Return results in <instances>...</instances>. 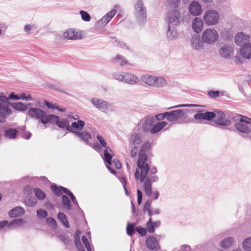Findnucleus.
I'll return each instance as SVG.
<instances>
[{"label": "nucleus", "mask_w": 251, "mask_h": 251, "mask_svg": "<svg viewBox=\"0 0 251 251\" xmlns=\"http://www.w3.org/2000/svg\"><path fill=\"white\" fill-rule=\"evenodd\" d=\"M200 105H199L198 104H183L177 105L173 106L172 107H170L169 109L173 108H177V107H198Z\"/></svg>", "instance_id": "680f3d73"}, {"label": "nucleus", "mask_w": 251, "mask_h": 251, "mask_svg": "<svg viewBox=\"0 0 251 251\" xmlns=\"http://www.w3.org/2000/svg\"><path fill=\"white\" fill-rule=\"evenodd\" d=\"M24 220L22 219H16L13 220L11 222L8 223L7 221L4 220L0 222V228L3 227L5 226L8 227H12L14 225H19L22 224Z\"/></svg>", "instance_id": "bb28decb"}, {"label": "nucleus", "mask_w": 251, "mask_h": 251, "mask_svg": "<svg viewBox=\"0 0 251 251\" xmlns=\"http://www.w3.org/2000/svg\"><path fill=\"white\" fill-rule=\"evenodd\" d=\"M147 248L151 250L157 251L160 249L158 242L153 236L148 238L146 242Z\"/></svg>", "instance_id": "f3484780"}, {"label": "nucleus", "mask_w": 251, "mask_h": 251, "mask_svg": "<svg viewBox=\"0 0 251 251\" xmlns=\"http://www.w3.org/2000/svg\"><path fill=\"white\" fill-rule=\"evenodd\" d=\"M167 123L165 121L155 123V119L153 116H149L144 117L140 120L139 126L145 132L155 134L163 128Z\"/></svg>", "instance_id": "f257e3e1"}, {"label": "nucleus", "mask_w": 251, "mask_h": 251, "mask_svg": "<svg viewBox=\"0 0 251 251\" xmlns=\"http://www.w3.org/2000/svg\"><path fill=\"white\" fill-rule=\"evenodd\" d=\"M134 14L138 22L144 24L147 19V9L142 0H138L134 5Z\"/></svg>", "instance_id": "39448f33"}, {"label": "nucleus", "mask_w": 251, "mask_h": 251, "mask_svg": "<svg viewBox=\"0 0 251 251\" xmlns=\"http://www.w3.org/2000/svg\"><path fill=\"white\" fill-rule=\"evenodd\" d=\"M24 220L22 219H16L13 220L11 222L8 223L7 221L4 220L0 222V228L3 227L5 226L8 227H12L14 225H19L22 224Z\"/></svg>", "instance_id": "cd10ccee"}, {"label": "nucleus", "mask_w": 251, "mask_h": 251, "mask_svg": "<svg viewBox=\"0 0 251 251\" xmlns=\"http://www.w3.org/2000/svg\"><path fill=\"white\" fill-rule=\"evenodd\" d=\"M97 138L102 147L105 148L107 147H106V145H107L106 142L100 135H98L97 136Z\"/></svg>", "instance_id": "e2e57ef3"}, {"label": "nucleus", "mask_w": 251, "mask_h": 251, "mask_svg": "<svg viewBox=\"0 0 251 251\" xmlns=\"http://www.w3.org/2000/svg\"><path fill=\"white\" fill-rule=\"evenodd\" d=\"M138 168L140 170V175L139 176V171L136 169L135 172V177L136 179H140L141 182H144V180L147 177V175L149 172L150 166L149 164L138 166Z\"/></svg>", "instance_id": "1a4fd4ad"}, {"label": "nucleus", "mask_w": 251, "mask_h": 251, "mask_svg": "<svg viewBox=\"0 0 251 251\" xmlns=\"http://www.w3.org/2000/svg\"><path fill=\"white\" fill-rule=\"evenodd\" d=\"M62 204L64 208L70 210L71 209L70 201L68 197L66 195H63L62 197Z\"/></svg>", "instance_id": "37998d69"}, {"label": "nucleus", "mask_w": 251, "mask_h": 251, "mask_svg": "<svg viewBox=\"0 0 251 251\" xmlns=\"http://www.w3.org/2000/svg\"><path fill=\"white\" fill-rule=\"evenodd\" d=\"M244 249L248 251H251V237L246 238L243 243Z\"/></svg>", "instance_id": "49530a36"}, {"label": "nucleus", "mask_w": 251, "mask_h": 251, "mask_svg": "<svg viewBox=\"0 0 251 251\" xmlns=\"http://www.w3.org/2000/svg\"><path fill=\"white\" fill-rule=\"evenodd\" d=\"M151 200H148V201H146L143 208V211L144 213H146V211H149L150 210H151Z\"/></svg>", "instance_id": "052dcab7"}, {"label": "nucleus", "mask_w": 251, "mask_h": 251, "mask_svg": "<svg viewBox=\"0 0 251 251\" xmlns=\"http://www.w3.org/2000/svg\"><path fill=\"white\" fill-rule=\"evenodd\" d=\"M220 15L216 10H207L203 15V20L207 25H215L218 23Z\"/></svg>", "instance_id": "0eeeda50"}, {"label": "nucleus", "mask_w": 251, "mask_h": 251, "mask_svg": "<svg viewBox=\"0 0 251 251\" xmlns=\"http://www.w3.org/2000/svg\"><path fill=\"white\" fill-rule=\"evenodd\" d=\"M9 98L6 97L4 93L0 92V107H7V103Z\"/></svg>", "instance_id": "58836bf2"}, {"label": "nucleus", "mask_w": 251, "mask_h": 251, "mask_svg": "<svg viewBox=\"0 0 251 251\" xmlns=\"http://www.w3.org/2000/svg\"><path fill=\"white\" fill-rule=\"evenodd\" d=\"M203 22L202 20L199 18H195L192 23V28L196 33L200 32L202 29Z\"/></svg>", "instance_id": "4be33fe9"}, {"label": "nucleus", "mask_w": 251, "mask_h": 251, "mask_svg": "<svg viewBox=\"0 0 251 251\" xmlns=\"http://www.w3.org/2000/svg\"><path fill=\"white\" fill-rule=\"evenodd\" d=\"M116 10L113 9L112 10L108 12L99 21V23L102 25L105 26L107 23L112 19L116 14Z\"/></svg>", "instance_id": "412c9836"}, {"label": "nucleus", "mask_w": 251, "mask_h": 251, "mask_svg": "<svg viewBox=\"0 0 251 251\" xmlns=\"http://www.w3.org/2000/svg\"><path fill=\"white\" fill-rule=\"evenodd\" d=\"M191 46L194 50H199L201 48L202 43L198 37H193L191 39Z\"/></svg>", "instance_id": "f704fd0d"}, {"label": "nucleus", "mask_w": 251, "mask_h": 251, "mask_svg": "<svg viewBox=\"0 0 251 251\" xmlns=\"http://www.w3.org/2000/svg\"><path fill=\"white\" fill-rule=\"evenodd\" d=\"M134 232V228L132 225L128 223L126 227V233L127 235L132 236Z\"/></svg>", "instance_id": "5fc2aeb1"}, {"label": "nucleus", "mask_w": 251, "mask_h": 251, "mask_svg": "<svg viewBox=\"0 0 251 251\" xmlns=\"http://www.w3.org/2000/svg\"><path fill=\"white\" fill-rule=\"evenodd\" d=\"M114 63L119 64L120 66H125L127 64V61L126 58L121 55L118 54L112 59Z\"/></svg>", "instance_id": "c85d7f7f"}, {"label": "nucleus", "mask_w": 251, "mask_h": 251, "mask_svg": "<svg viewBox=\"0 0 251 251\" xmlns=\"http://www.w3.org/2000/svg\"><path fill=\"white\" fill-rule=\"evenodd\" d=\"M25 202L28 206H34L37 202V200L35 198L28 197L25 200Z\"/></svg>", "instance_id": "a18cd8bd"}, {"label": "nucleus", "mask_w": 251, "mask_h": 251, "mask_svg": "<svg viewBox=\"0 0 251 251\" xmlns=\"http://www.w3.org/2000/svg\"><path fill=\"white\" fill-rule=\"evenodd\" d=\"M146 227L148 231L150 233H153L155 229L154 228V226L153 225V222L152 221L151 218H150L149 219L148 222L146 224Z\"/></svg>", "instance_id": "3c124183"}, {"label": "nucleus", "mask_w": 251, "mask_h": 251, "mask_svg": "<svg viewBox=\"0 0 251 251\" xmlns=\"http://www.w3.org/2000/svg\"><path fill=\"white\" fill-rule=\"evenodd\" d=\"M75 243L76 247L79 251H85L83 246L81 244L80 240H77L75 241Z\"/></svg>", "instance_id": "bf43d9fd"}, {"label": "nucleus", "mask_w": 251, "mask_h": 251, "mask_svg": "<svg viewBox=\"0 0 251 251\" xmlns=\"http://www.w3.org/2000/svg\"><path fill=\"white\" fill-rule=\"evenodd\" d=\"M168 114V112H166L163 113L159 114L156 115L155 120H157L158 121L162 120L165 118H166L167 120V116Z\"/></svg>", "instance_id": "13d9d810"}, {"label": "nucleus", "mask_w": 251, "mask_h": 251, "mask_svg": "<svg viewBox=\"0 0 251 251\" xmlns=\"http://www.w3.org/2000/svg\"><path fill=\"white\" fill-rule=\"evenodd\" d=\"M167 84L166 80L162 77H156L155 76L154 84L153 87H162Z\"/></svg>", "instance_id": "e433bc0d"}, {"label": "nucleus", "mask_w": 251, "mask_h": 251, "mask_svg": "<svg viewBox=\"0 0 251 251\" xmlns=\"http://www.w3.org/2000/svg\"><path fill=\"white\" fill-rule=\"evenodd\" d=\"M28 115L31 118L40 120V122L46 124L51 122V114L47 115L43 110L38 108H30L28 110Z\"/></svg>", "instance_id": "7ed1b4c3"}, {"label": "nucleus", "mask_w": 251, "mask_h": 251, "mask_svg": "<svg viewBox=\"0 0 251 251\" xmlns=\"http://www.w3.org/2000/svg\"><path fill=\"white\" fill-rule=\"evenodd\" d=\"M91 102L94 106L102 112H106L110 107V104L107 101L101 99L94 98L91 99Z\"/></svg>", "instance_id": "9d476101"}, {"label": "nucleus", "mask_w": 251, "mask_h": 251, "mask_svg": "<svg viewBox=\"0 0 251 251\" xmlns=\"http://www.w3.org/2000/svg\"><path fill=\"white\" fill-rule=\"evenodd\" d=\"M150 144L149 142H147L145 143H144L141 148V152H144L147 149H148L150 147Z\"/></svg>", "instance_id": "774afa93"}, {"label": "nucleus", "mask_w": 251, "mask_h": 251, "mask_svg": "<svg viewBox=\"0 0 251 251\" xmlns=\"http://www.w3.org/2000/svg\"><path fill=\"white\" fill-rule=\"evenodd\" d=\"M250 36L248 35L244 34L243 32H239L237 33L234 38L235 43L241 47L246 46L250 44Z\"/></svg>", "instance_id": "9b49d317"}, {"label": "nucleus", "mask_w": 251, "mask_h": 251, "mask_svg": "<svg viewBox=\"0 0 251 251\" xmlns=\"http://www.w3.org/2000/svg\"><path fill=\"white\" fill-rule=\"evenodd\" d=\"M251 126V119L246 117L240 118L239 121L235 125V128L239 131L249 133Z\"/></svg>", "instance_id": "6e6552de"}, {"label": "nucleus", "mask_w": 251, "mask_h": 251, "mask_svg": "<svg viewBox=\"0 0 251 251\" xmlns=\"http://www.w3.org/2000/svg\"><path fill=\"white\" fill-rule=\"evenodd\" d=\"M240 55L248 59L251 58V43L241 47L240 50Z\"/></svg>", "instance_id": "aec40b11"}, {"label": "nucleus", "mask_w": 251, "mask_h": 251, "mask_svg": "<svg viewBox=\"0 0 251 251\" xmlns=\"http://www.w3.org/2000/svg\"><path fill=\"white\" fill-rule=\"evenodd\" d=\"M138 81L139 79L136 75L131 73H124L123 82L131 85H134Z\"/></svg>", "instance_id": "6ab92c4d"}, {"label": "nucleus", "mask_w": 251, "mask_h": 251, "mask_svg": "<svg viewBox=\"0 0 251 251\" xmlns=\"http://www.w3.org/2000/svg\"><path fill=\"white\" fill-rule=\"evenodd\" d=\"M142 142V139L140 135L136 134L132 135L130 138V146L139 147Z\"/></svg>", "instance_id": "b1692460"}, {"label": "nucleus", "mask_w": 251, "mask_h": 251, "mask_svg": "<svg viewBox=\"0 0 251 251\" xmlns=\"http://www.w3.org/2000/svg\"><path fill=\"white\" fill-rule=\"evenodd\" d=\"M124 73V72H116L113 74L112 76L115 79L123 82Z\"/></svg>", "instance_id": "8fccbe9b"}, {"label": "nucleus", "mask_w": 251, "mask_h": 251, "mask_svg": "<svg viewBox=\"0 0 251 251\" xmlns=\"http://www.w3.org/2000/svg\"><path fill=\"white\" fill-rule=\"evenodd\" d=\"M25 213V210L22 207H16L9 211L8 214L10 217H19Z\"/></svg>", "instance_id": "393cba45"}, {"label": "nucleus", "mask_w": 251, "mask_h": 251, "mask_svg": "<svg viewBox=\"0 0 251 251\" xmlns=\"http://www.w3.org/2000/svg\"><path fill=\"white\" fill-rule=\"evenodd\" d=\"M180 4V0H168L167 7L169 10L179 9Z\"/></svg>", "instance_id": "2f4dec72"}, {"label": "nucleus", "mask_w": 251, "mask_h": 251, "mask_svg": "<svg viewBox=\"0 0 251 251\" xmlns=\"http://www.w3.org/2000/svg\"><path fill=\"white\" fill-rule=\"evenodd\" d=\"M51 188L56 195L60 196L61 194V189H60V186L58 187L55 185H52Z\"/></svg>", "instance_id": "4d7b16f0"}, {"label": "nucleus", "mask_w": 251, "mask_h": 251, "mask_svg": "<svg viewBox=\"0 0 251 251\" xmlns=\"http://www.w3.org/2000/svg\"><path fill=\"white\" fill-rule=\"evenodd\" d=\"M234 49L230 46L224 45L220 47L219 53L222 57L228 59L233 55Z\"/></svg>", "instance_id": "ddd939ff"}, {"label": "nucleus", "mask_w": 251, "mask_h": 251, "mask_svg": "<svg viewBox=\"0 0 251 251\" xmlns=\"http://www.w3.org/2000/svg\"><path fill=\"white\" fill-rule=\"evenodd\" d=\"M53 117H51V122L56 124V125L60 128H65L66 126L68 121L67 120H60L59 117L58 116L52 115Z\"/></svg>", "instance_id": "5701e85b"}, {"label": "nucleus", "mask_w": 251, "mask_h": 251, "mask_svg": "<svg viewBox=\"0 0 251 251\" xmlns=\"http://www.w3.org/2000/svg\"><path fill=\"white\" fill-rule=\"evenodd\" d=\"M214 117H215V114L213 112L207 111L202 113L200 112L199 110L198 112L194 116V119L197 120L199 123L203 120L211 121L214 118Z\"/></svg>", "instance_id": "f8f14e48"}, {"label": "nucleus", "mask_w": 251, "mask_h": 251, "mask_svg": "<svg viewBox=\"0 0 251 251\" xmlns=\"http://www.w3.org/2000/svg\"><path fill=\"white\" fill-rule=\"evenodd\" d=\"M37 214L38 218H46L48 213L46 210L40 209L37 210Z\"/></svg>", "instance_id": "864d4df0"}, {"label": "nucleus", "mask_w": 251, "mask_h": 251, "mask_svg": "<svg viewBox=\"0 0 251 251\" xmlns=\"http://www.w3.org/2000/svg\"><path fill=\"white\" fill-rule=\"evenodd\" d=\"M44 103H45V105L47 106L49 109H56L57 108H58V106L57 105H56L54 104L50 103L47 100L44 101Z\"/></svg>", "instance_id": "0e129e2a"}, {"label": "nucleus", "mask_w": 251, "mask_h": 251, "mask_svg": "<svg viewBox=\"0 0 251 251\" xmlns=\"http://www.w3.org/2000/svg\"><path fill=\"white\" fill-rule=\"evenodd\" d=\"M233 242L234 238L233 237L226 238L221 242V247L223 248H227L230 247Z\"/></svg>", "instance_id": "a19ab883"}, {"label": "nucleus", "mask_w": 251, "mask_h": 251, "mask_svg": "<svg viewBox=\"0 0 251 251\" xmlns=\"http://www.w3.org/2000/svg\"><path fill=\"white\" fill-rule=\"evenodd\" d=\"M11 113V110L8 107H0V123L5 121L6 116Z\"/></svg>", "instance_id": "473e14b6"}, {"label": "nucleus", "mask_w": 251, "mask_h": 251, "mask_svg": "<svg viewBox=\"0 0 251 251\" xmlns=\"http://www.w3.org/2000/svg\"><path fill=\"white\" fill-rule=\"evenodd\" d=\"M18 130L15 128H10L5 131L4 135L9 139H14L16 137Z\"/></svg>", "instance_id": "4c0bfd02"}, {"label": "nucleus", "mask_w": 251, "mask_h": 251, "mask_svg": "<svg viewBox=\"0 0 251 251\" xmlns=\"http://www.w3.org/2000/svg\"><path fill=\"white\" fill-rule=\"evenodd\" d=\"M46 222L51 228L55 229L57 228V224L56 221L52 217H48L46 219Z\"/></svg>", "instance_id": "09e8293b"}, {"label": "nucleus", "mask_w": 251, "mask_h": 251, "mask_svg": "<svg viewBox=\"0 0 251 251\" xmlns=\"http://www.w3.org/2000/svg\"><path fill=\"white\" fill-rule=\"evenodd\" d=\"M189 17L187 12L181 13L179 9H170L167 13L166 20L168 25L170 26H177L180 22L186 21Z\"/></svg>", "instance_id": "f03ea898"}, {"label": "nucleus", "mask_w": 251, "mask_h": 251, "mask_svg": "<svg viewBox=\"0 0 251 251\" xmlns=\"http://www.w3.org/2000/svg\"><path fill=\"white\" fill-rule=\"evenodd\" d=\"M155 76L145 75L142 76V81L151 86H153L154 84Z\"/></svg>", "instance_id": "7c9ffc66"}, {"label": "nucleus", "mask_w": 251, "mask_h": 251, "mask_svg": "<svg viewBox=\"0 0 251 251\" xmlns=\"http://www.w3.org/2000/svg\"><path fill=\"white\" fill-rule=\"evenodd\" d=\"M215 114V121L217 124L223 126H227L230 124V121L225 119V115L223 112L218 111Z\"/></svg>", "instance_id": "4468645a"}, {"label": "nucleus", "mask_w": 251, "mask_h": 251, "mask_svg": "<svg viewBox=\"0 0 251 251\" xmlns=\"http://www.w3.org/2000/svg\"><path fill=\"white\" fill-rule=\"evenodd\" d=\"M148 156L146 153L143 152H140L139 153V157L137 162L138 166H141L142 165L147 164L146 163L147 160Z\"/></svg>", "instance_id": "ea45409f"}, {"label": "nucleus", "mask_w": 251, "mask_h": 251, "mask_svg": "<svg viewBox=\"0 0 251 251\" xmlns=\"http://www.w3.org/2000/svg\"><path fill=\"white\" fill-rule=\"evenodd\" d=\"M189 10L191 14L195 16L200 15L202 11L201 4L196 1H193L190 4Z\"/></svg>", "instance_id": "dca6fc26"}, {"label": "nucleus", "mask_w": 251, "mask_h": 251, "mask_svg": "<svg viewBox=\"0 0 251 251\" xmlns=\"http://www.w3.org/2000/svg\"><path fill=\"white\" fill-rule=\"evenodd\" d=\"M219 38V35L216 30L208 28L204 30L202 34V41L208 44L216 42Z\"/></svg>", "instance_id": "423d86ee"}, {"label": "nucleus", "mask_w": 251, "mask_h": 251, "mask_svg": "<svg viewBox=\"0 0 251 251\" xmlns=\"http://www.w3.org/2000/svg\"><path fill=\"white\" fill-rule=\"evenodd\" d=\"M82 242H83V244H84L87 250L88 251H91L90 245L88 241L87 238H86V237L85 236L83 235L82 236Z\"/></svg>", "instance_id": "6e6d98bb"}, {"label": "nucleus", "mask_w": 251, "mask_h": 251, "mask_svg": "<svg viewBox=\"0 0 251 251\" xmlns=\"http://www.w3.org/2000/svg\"><path fill=\"white\" fill-rule=\"evenodd\" d=\"M36 197L39 200H44L46 197V194L41 190L35 188L34 190Z\"/></svg>", "instance_id": "de8ad7c7"}, {"label": "nucleus", "mask_w": 251, "mask_h": 251, "mask_svg": "<svg viewBox=\"0 0 251 251\" xmlns=\"http://www.w3.org/2000/svg\"><path fill=\"white\" fill-rule=\"evenodd\" d=\"M58 219L62 223V224L67 228L70 226L68 221L66 215L63 212H59L57 214Z\"/></svg>", "instance_id": "c9c22d12"}, {"label": "nucleus", "mask_w": 251, "mask_h": 251, "mask_svg": "<svg viewBox=\"0 0 251 251\" xmlns=\"http://www.w3.org/2000/svg\"><path fill=\"white\" fill-rule=\"evenodd\" d=\"M74 134L78 137L81 141H83L86 144H89V140L91 138V135L85 130L76 131Z\"/></svg>", "instance_id": "a211bd4d"}, {"label": "nucleus", "mask_w": 251, "mask_h": 251, "mask_svg": "<svg viewBox=\"0 0 251 251\" xmlns=\"http://www.w3.org/2000/svg\"><path fill=\"white\" fill-rule=\"evenodd\" d=\"M187 118L185 110L178 109L168 112L167 120L173 124L186 123Z\"/></svg>", "instance_id": "20e7f679"}, {"label": "nucleus", "mask_w": 251, "mask_h": 251, "mask_svg": "<svg viewBox=\"0 0 251 251\" xmlns=\"http://www.w3.org/2000/svg\"><path fill=\"white\" fill-rule=\"evenodd\" d=\"M131 147V155L132 157H135L136 156L137 153L138 152V148L139 147Z\"/></svg>", "instance_id": "338daca9"}, {"label": "nucleus", "mask_w": 251, "mask_h": 251, "mask_svg": "<svg viewBox=\"0 0 251 251\" xmlns=\"http://www.w3.org/2000/svg\"><path fill=\"white\" fill-rule=\"evenodd\" d=\"M176 26H170L168 25L167 36L170 40H175L177 38V31L176 29Z\"/></svg>", "instance_id": "a878e982"}, {"label": "nucleus", "mask_w": 251, "mask_h": 251, "mask_svg": "<svg viewBox=\"0 0 251 251\" xmlns=\"http://www.w3.org/2000/svg\"><path fill=\"white\" fill-rule=\"evenodd\" d=\"M63 36L68 40H78L81 38V34L73 29L67 30L64 32Z\"/></svg>", "instance_id": "2eb2a0df"}, {"label": "nucleus", "mask_w": 251, "mask_h": 251, "mask_svg": "<svg viewBox=\"0 0 251 251\" xmlns=\"http://www.w3.org/2000/svg\"><path fill=\"white\" fill-rule=\"evenodd\" d=\"M85 125V123L82 120H78L77 122H73L72 123V127L78 130H82Z\"/></svg>", "instance_id": "c03bdc74"}, {"label": "nucleus", "mask_w": 251, "mask_h": 251, "mask_svg": "<svg viewBox=\"0 0 251 251\" xmlns=\"http://www.w3.org/2000/svg\"><path fill=\"white\" fill-rule=\"evenodd\" d=\"M144 183V188L145 194L149 197L151 195L152 184L149 179H145Z\"/></svg>", "instance_id": "72a5a7b5"}, {"label": "nucleus", "mask_w": 251, "mask_h": 251, "mask_svg": "<svg viewBox=\"0 0 251 251\" xmlns=\"http://www.w3.org/2000/svg\"><path fill=\"white\" fill-rule=\"evenodd\" d=\"M80 14L81 16V18L83 21L88 22L91 19L90 15L86 11L81 10Z\"/></svg>", "instance_id": "603ef678"}, {"label": "nucleus", "mask_w": 251, "mask_h": 251, "mask_svg": "<svg viewBox=\"0 0 251 251\" xmlns=\"http://www.w3.org/2000/svg\"><path fill=\"white\" fill-rule=\"evenodd\" d=\"M135 229L140 234H141L142 236L145 235L147 233L146 229L144 227L138 226Z\"/></svg>", "instance_id": "69168bd1"}, {"label": "nucleus", "mask_w": 251, "mask_h": 251, "mask_svg": "<svg viewBox=\"0 0 251 251\" xmlns=\"http://www.w3.org/2000/svg\"><path fill=\"white\" fill-rule=\"evenodd\" d=\"M12 106L17 110L25 111L27 109V106L22 102H14Z\"/></svg>", "instance_id": "79ce46f5"}, {"label": "nucleus", "mask_w": 251, "mask_h": 251, "mask_svg": "<svg viewBox=\"0 0 251 251\" xmlns=\"http://www.w3.org/2000/svg\"><path fill=\"white\" fill-rule=\"evenodd\" d=\"M112 150L109 147H106L104 151V161L108 164L112 165V155L111 154Z\"/></svg>", "instance_id": "c756f323"}]
</instances>
